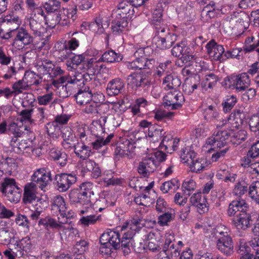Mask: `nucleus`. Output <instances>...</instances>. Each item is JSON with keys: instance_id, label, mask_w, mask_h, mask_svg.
I'll use <instances>...</instances> for the list:
<instances>
[{"instance_id": "12", "label": "nucleus", "mask_w": 259, "mask_h": 259, "mask_svg": "<svg viewBox=\"0 0 259 259\" xmlns=\"http://www.w3.org/2000/svg\"><path fill=\"white\" fill-rule=\"evenodd\" d=\"M158 161L154 158L146 157L139 164L138 171L143 177H148L150 174L156 170Z\"/></svg>"}, {"instance_id": "37", "label": "nucleus", "mask_w": 259, "mask_h": 259, "mask_svg": "<svg viewBox=\"0 0 259 259\" xmlns=\"http://www.w3.org/2000/svg\"><path fill=\"white\" fill-rule=\"evenodd\" d=\"M121 60L122 56L120 54H117L113 50H108L103 53L98 61L112 63L119 62Z\"/></svg>"}, {"instance_id": "22", "label": "nucleus", "mask_w": 259, "mask_h": 259, "mask_svg": "<svg viewBox=\"0 0 259 259\" xmlns=\"http://www.w3.org/2000/svg\"><path fill=\"white\" fill-rule=\"evenodd\" d=\"M76 93L74 94L73 97L77 104L83 105L88 103L91 101V90L88 85H85V81L79 87Z\"/></svg>"}, {"instance_id": "43", "label": "nucleus", "mask_w": 259, "mask_h": 259, "mask_svg": "<svg viewBox=\"0 0 259 259\" xmlns=\"http://www.w3.org/2000/svg\"><path fill=\"white\" fill-rule=\"evenodd\" d=\"M248 191L249 188L247 184L244 181H241L235 184L232 193L234 196L241 197Z\"/></svg>"}, {"instance_id": "5", "label": "nucleus", "mask_w": 259, "mask_h": 259, "mask_svg": "<svg viewBox=\"0 0 259 259\" xmlns=\"http://www.w3.org/2000/svg\"><path fill=\"white\" fill-rule=\"evenodd\" d=\"M224 82L227 88L235 89L237 92H242L247 89L250 84L249 76L246 73L238 75L227 76Z\"/></svg>"}, {"instance_id": "6", "label": "nucleus", "mask_w": 259, "mask_h": 259, "mask_svg": "<svg viewBox=\"0 0 259 259\" xmlns=\"http://www.w3.org/2000/svg\"><path fill=\"white\" fill-rule=\"evenodd\" d=\"M31 180L42 191H46L47 187L53 180L51 172L45 167L38 168L34 171Z\"/></svg>"}, {"instance_id": "28", "label": "nucleus", "mask_w": 259, "mask_h": 259, "mask_svg": "<svg viewBox=\"0 0 259 259\" xmlns=\"http://www.w3.org/2000/svg\"><path fill=\"white\" fill-rule=\"evenodd\" d=\"M49 156L51 159L57 161L61 167H64L67 164L68 156L62 149H51L49 152Z\"/></svg>"}, {"instance_id": "55", "label": "nucleus", "mask_w": 259, "mask_h": 259, "mask_svg": "<svg viewBox=\"0 0 259 259\" xmlns=\"http://www.w3.org/2000/svg\"><path fill=\"white\" fill-rule=\"evenodd\" d=\"M196 188V184L192 179H186L183 183L182 189L185 193L190 195Z\"/></svg>"}, {"instance_id": "34", "label": "nucleus", "mask_w": 259, "mask_h": 259, "mask_svg": "<svg viewBox=\"0 0 259 259\" xmlns=\"http://www.w3.org/2000/svg\"><path fill=\"white\" fill-rule=\"evenodd\" d=\"M24 130H26V127L23 126L22 123L19 125L15 122H11L8 126L7 132L9 134L14 135L13 138H19L24 134Z\"/></svg>"}, {"instance_id": "38", "label": "nucleus", "mask_w": 259, "mask_h": 259, "mask_svg": "<svg viewBox=\"0 0 259 259\" xmlns=\"http://www.w3.org/2000/svg\"><path fill=\"white\" fill-rule=\"evenodd\" d=\"M165 133L163 129L157 124L151 125L149 127V131H148V136L152 138L154 142L160 140Z\"/></svg>"}, {"instance_id": "57", "label": "nucleus", "mask_w": 259, "mask_h": 259, "mask_svg": "<svg viewBox=\"0 0 259 259\" xmlns=\"http://www.w3.org/2000/svg\"><path fill=\"white\" fill-rule=\"evenodd\" d=\"M162 214L160 215L158 218V223L161 226H164L167 225L168 222L172 221L175 218V214L167 211L162 212Z\"/></svg>"}, {"instance_id": "54", "label": "nucleus", "mask_w": 259, "mask_h": 259, "mask_svg": "<svg viewBox=\"0 0 259 259\" xmlns=\"http://www.w3.org/2000/svg\"><path fill=\"white\" fill-rule=\"evenodd\" d=\"M154 182H152L150 184H149L148 186H146V187L137 186L134 185V182L133 181H132L130 183L129 185H130V186L131 187H133L134 189H135V190L136 191H138V188H139V190L142 191V194L143 195L147 196L146 199H147V200L148 201H149V199H150V195H149V194H150V191L153 188V187L154 186Z\"/></svg>"}, {"instance_id": "47", "label": "nucleus", "mask_w": 259, "mask_h": 259, "mask_svg": "<svg viewBox=\"0 0 259 259\" xmlns=\"http://www.w3.org/2000/svg\"><path fill=\"white\" fill-rule=\"evenodd\" d=\"M180 157L184 163L190 165L192 161L196 157V153L194 151L186 148L182 150Z\"/></svg>"}, {"instance_id": "15", "label": "nucleus", "mask_w": 259, "mask_h": 259, "mask_svg": "<svg viewBox=\"0 0 259 259\" xmlns=\"http://www.w3.org/2000/svg\"><path fill=\"white\" fill-rule=\"evenodd\" d=\"M251 214L247 210L239 212L232 219V224L238 229L246 230L250 227Z\"/></svg>"}, {"instance_id": "59", "label": "nucleus", "mask_w": 259, "mask_h": 259, "mask_svg": "<svg viewBox=\"0 0 259 259\" xmlns=\"http://www.w3.org/2000/svg\"><path fill=\"white\" fill-rule=\"evenodd\" d=\"M247 137V132L244 130H240L234 134L231 138V141L234 144L239 145L244 141Z\"/></svg>"}, {"instance_id": "31", "label": "nucleus", "mask_w": 259, "mask_h": 259, "mask_svg": "<svg viewBox=\"0 0 259 259\" xmlns=\"http://www.w3.org/2000/svg\"><path fill=\"white\" fill-rule=\"evenodd\" d=\"M181 84V80L174 74L167 75L163 80V85L165 90H177V89L180 86Z\"/></svg>"}, {"instance_id": "53", "label": "nucleus", "mask_w": 259, "mask_h": 259, "mask_svg": "<svg viewBox=\"0 0 259 259\" xmlns=\"http://www.w3.org/2000/svg\"><path fill=\"white\" fill-rule=\"evenodd\" d=\"M218 77L213 73H210L205 76V81L202 83V87L207 90L211 89L216 84L218 81Z\"/></svg>"}, {"instance_id": "61", "label": "nucleus", "mask_w": 259, "mask_h": 259, "mask_svg": "<svg viewBox=\"0 0 259 259\" xmlns=\"http://www.w3.org/2000/svg\"><path fill=\"white\" fill-rule=\"evenodd\" d=\"M219 14L218 10L214 11L207 10V9H203L201 13V20L203 22H209L212 18H214Z\"/></svg>"}, {"instance_id": "41", "label": "nucleus", "mask_w": 259, "mask_h": 259, "mask_svg": "<svg viewBox=\"0 0 259 259\" xmlns=\"http://www.w3.org/2000/svg\"><path fill=\"white\" fill-rule=\"evenodd\" d=\"M55 53L58 59L63 62L66 59H68L70 56L72 55V52L68 49L65 47V46L62 44H57V49L55 52Z\"/></svg>"}, {"instance_id": "48", "label": "nucleus", "mask_w": 259, "mask_h": 259, "mask_svg": "<svg viewBox=\"0 0 259 259\" xmlns=\"http://www.w3.org/2000/svg\"><path fill=\"white\" fill-rule=\"evenodd\" d=\"M181 248L178 245L174 244L171 245L168 247L164 250H162L160 252H164L165 254L171 259H177L180 255Z\"/></svg>"}, {"instance_id": "4", "label": "nucleus", "mask_w": 259, "mask_h": 259, "mask_svg": "<svg viewBox=\"0 0 259 259\" xmlns=\"http://www.w3.org/2000/svg\"><path fill=\"white\" fill-rule=\"evenodd\" d=\"M1 191L10 202H18L21 197V190L16 184L14 179L6 178L2 183Z\"/></svg>"}, {"instance_id": "20", "label": "nucleus", "mask_w": 259, "mask_h": 259, "mask_svg": "<svg viewBox=\"0 0 259 259\" xmlns=\"http://www.w3.org/2000/svg\"><path fill=\"white\" fill-rule=\"evenodd\" d=\"M125 84L122 79L116 77L110 80L106 87V93L109 96H115L121 93Z\"/></svg>"}, {"instance_id": "50", "label": "nucleus", "mask_w": 259, "mask_h": 259, "mask_svg": "<svg viewBox=\"0 0 259 259\" xmlns=\"http://www.w3.org/2000/svg\"><path fill=\"white\" fill-rule=\"evenodd\" d=\"M230 231L229 228L221 224H218L214 228V233L217 239H219V238H225L227 236H230Z\"/></svg>"}, {"instance_id": "13", "label": "nucleus", "mask_w": 259, "mask_h": 259, "mask_svg": "<svg viewBox=\"0 0 259 259\" xmlns=\"http://www.w3.org/2000/svg\"><path fill=\"white\" fill-rule=\"evenodd\" d=\"M33 40L32 36L27 30L20 28L16 31V36L13 40V46L19 50L22 49L25 46L32 42Z\"/></svg>"}, {"instance_id": "42", "label": "nucleus", "mask_w": 259, "mask_h": 259, "mask_svg": "<svg viewBox=\"0 0 259 259\" xmlns=\"http://www.w3.org/2000/svg\"><path fill=\"white\" fill-rule=\"evenodd\" d=\"M73 148L75 154L82 159H86L90 156L91 149L85 145L77 143Z\"/></svg>"}, {"instance_id": "21", "label": "nucleus", "mask_w": 259, "mask_h": 259, "mask_svg": "<svg viewBox=\"0 0 259 259\" xmlns=\"http://www.w3.org/2000/svg\"><path fill=\"white\" fill-rule=\"evenodd\" d=\"M63 141L62 143L65 149L73 148L75 145L76 137L71 128L69 126L62 127L61 131Z\"/></svg>"}, {"instance_id": "64", "label": "nucleus", "mask_w": 259, "mask_h": 259, "mask_svg": "<svg viewBox=\"0 0 259 259\" xmlns=\"http://www.w3.org/2000/svg\"><path fill=\"white\" fill-rule=\"evenodd\" d=\"M249 125L251 131L259 134V116H252L249 120Z\"/></svg>"}, {"instance_id": "18", "label": "nucleus", "mask_w": 259, "mask_h": 259, "mask_svg": "<svg viewBox=\"0 0 259 259\" xmlns=\"http://www.w3.org/2000/svg\"><path fill=\"white\" fill-rule=\"evenodd\" d=\"M218 249L226 256H230L234 252V245L231 236L219 238L216 242Z\"/></svg>"}, {"instance_id": "40", "label": "nucleus", "mask_w": 259, "mask_h": 259, "mask_svg": "<svg viewBox=\"0 0 259 259\" xmlns=\"http://www.w3.org/2000/svg\"><path fill=\"white\" fill-rule=\"evenodd\" d=\"M189 165L191 171L200 173L204 170L206 166V160L202 158L196 157Z\"/></svg>"}, {"instance_id": "62", "label": "nucleus", "mask_w": 259, "mask_h": 259, "mask_svg": "<svg viewBox=\"0 0 259 259\" xmlns=\"http://www.w3.org/2000/svg\"><path fill=\"white\" fill-rule=\"evenodd\" d=\"M35 97L31 93H26L22 102V106L24 108H32L35 102Z\"/></svg>"}, {"instance_id": "46", "label": "nucleus", "mask_w": 259, "mask_h": 259, "mask_svg": "<svg viewBox=\"0 0 259 259\" xmlns=\"http://www.w3.org/2000/svg\"><path fill=\"white\" fill-rule=\"evenodd\" d=\"M62 126L57 125L54 121L48 123L46 125L47 132L52 138L59 137Z\"/></svg>"}, {"instance_id": "39", "label": "nucleus", "mask_w": 259, "mask_h": 259, "mask_svg": "<svg viewBox=\"0 0 259 259\" xmlns=\"http://www.w3.org/2000/svg\"><path fill=\"white\" fill-rule=\"evenodd\" d=\"M136 62L138 69H151L153 67L155 63V59L153 58L148 59L147 57H141V58L136 59L135 60Z\"/></svg>"}, {"instance_id": "14", "label": "nucleus", "mask_w": 259, "mask_h": 259, "mask_svg": "<svg viewBox=\"0 0 259 259\" xmlns=\"http://www.w3.org/2000/svg\"><path fill=\"white\" fill-rule=\"evenodd\" d=\"M231 133L227 130L219 131L211 137L209 138L206 141L208 145L213 146L214 148H220L226 145Z\"/></svg>"}, {"instance_id": "25", "label": "nucleus", "mask_w": 259, "mask_h": 259, "mask_svg": "<svg viewBox=\"0 0 259 259\" xmlns=\"http://www.w3.org/2000/svg\"><path fill=\"white\" fill-rule=\"evenodd\" d=\"M15 238V235L9 230L7 222L0 220V243L4 245L10 244Z\"/></svg>"}, {"instance_id": "10", "label": "nucleus", "mask_w": 259, "mask_h": 259, "mask_svg": "<svg viewBox=\"0 0 259 259\" xmlns=\"http://www.w3.org/2000/svg\"><path fill=\"white\" fill-rule=\"evenodd\" d=\"M36 68L38 75H48L52 78L64 73V71L60 66H56L50 61L46 60L41 64L36 66Z\"/></svg>"}, {"instance_id": "51", "label": "nucleus", "mask_w": 259, "mask_h": 259, "mask_svg": "<svg viewBox=\"0 0 259 259\" xmlns=\"http://www.w3.org/2000/svg\"><path fill=\"white\" fill-rule=\"evenodd\" d=\"M248 194L250 198L259 204V181H256L249 187Z\"/></svg>"}, {"instance_id": "2", "label": "nucleus", "mask_w": 259, "mask_h": 259, "mask_svg": "<svg viewBox=\"0 0 259 259\" xmlns=\"http://www.w3.org/2000/svg\"><path fill=\"white\" fill-rule=\"evenodd\" d=\"M155 31V44L157 48L162 50L169 49L177 40V35L169 31L166 24H163L161 27H157Z\"/></svg>"}, {"instance_id": "33", "label": "nucleus", "mask_w": 259, "mask_h": 259, "mask_svg": "<svg viewBox=\"0 0 259 259\" xmlns=\"http://www.w3.org/2000/svg\"><path fill=\"white\" fill-rule=\"evenodd\" d=\"M26 139H23L21 140L18 138H12L11 141V145L13 147V150L17 153H20L26 148L31 146Z\"/></svg>"}, {"instance_id": "32", "label": "nucleus", "mask_w": 259, "mask_h": 259, "mask_svg": "<svg viewBox=\"0 0 259 259\" xmlns=\"http://www.w3.org/2000/svg\"><path fill=\"white\" fill-rule=\"evenodd\" d=\"M86 55L84 54L75 55L67 59L66 64L69 71H72L76 69L79 65H82L83 62L85 59Z\"/></svg>"}, {"instance_id": "9", "label": "nucleus", "mask_w": 259, "mask_h": 259, "mask_svg": "<svg viewBox=\"0 0 259 259\" xmlns=\"http://www.w3.org/2000/svg\"><path fill=\"white\" fill-rule=\"evenodd\" d=\"M127 79L133 85L145 90L148 89L152 84L150 71L134 73L130 75Z\"/></svg>"}, {"instance_id": "44", "label": "nucleus", "mask_w": 259, "mask_h": 259, "mask_svg": "<svg viewBox=\"0 0 259 259\" xmlns=\"http://www.w3.org/2000/svg\"><path fill=\"white\" fill-rule=\"evenodd\" d=\"M190 49L187 46V44L185 41H181L177 43L171 49V54L173 56L176 57H181L186 51Z\"/></svg>"}, {"instance_id": "30", "label": "nucleus", "mask_w": 259, "mask_h": 259, "mask_svg": "<svg viewBox=\"0 0 259 259\" xmlns=\"http://www.w3.org/2000/svg\"><path fill=\"white\" fill-rule=\"evenodd\" d=\"M85 37L84 34L81 32H75L71 34L70 39L63 44L66 48L70 50H75L79 45V42Z\"/></svg>"}, {"instance_id": "7", "label": "nucleus", "mask_w": 259, "mask_h": 259, "mask_svg": "<svg viewBox=\"0 0 259 259\" xmlns=\"http://www.w3.org/2000/svg\"><path fill=\"white\" fill-rule=\"evenodd\" d=\"M56 188L60 192L67 191L77 181L75 174L73 173H61L55 175Z\"/></svg>"}, {"instance_id": "24", "label": "nucleus", "mask_w": 259, "mask_h": 259, "mask_svg": "<svg viewBox=\"0 0 259 259\" xmlns=\"http://www.w3.org/2000/svg\"><path fill=\"white\" fill-rule=\"evenodd\" d=\"M37 186L33 182L28 183L25 185L23 197V201L25 204L31 203L37 198Z\"/></svg>"}, {"instance_id": "29", "label": "nucleus", "mask_w": 259, "mask_h": 259, "mask_svg": "<svg viewBox=\"0 0 259 259\" xmlns=\"http://www.w3.org/2000/svg\"><path fill=\"white\" fill-rule=\"evenodd\" d=\"M163 11L162 3H159L153 11L151 21L155 29H157V27H161L163 24H166L162 19Z\"/></svg>"}, {"instance_id": "60", "label": "nucleus", "mask_w": 259, "mask_h": 259, "mask_svg": "<svg viewBox=\"0 0 259 259\" xmlns=\"http://www.w3.org/2000/svg\"><path fill=\"white\" fill-rule=\"evenodd\" d=\"M29 26L34 35L37 36L41 35V31L43 27L40 23L38 22L34 19L31 18L29 20Z\"/></svg>"}, {"instance_id": "49", "label": "nucleus", "mask_w": 259, "mask_h": 259, "mask_svg": "<svg viewBox=\"0 0 259 259\" xmlns=\"http://www.w3.org/2000/svg\"><path fill=\"white\" fill-rule=\"evenodd\" d=\"M97 61L94 58L90 59H84V61L82 63V68L84 70H88L92 74H94L97 67Z\"/></svg>"}, {"instance_id": "36", "label": "nucleus", "mask_w": 259, "mask_h": 259, "mask_svg": "<svg viewBox=\"0 0 259 259\" xmlns=\"http://www.w3.org/2000/svg\"><path fill=\"white\" fill-rule=\"evenodd\" d=\"M204 119L208 122L219 120V114L217 109L212 105H209L202 109Z\"/></svg>"}, {"instance_id": "1", "label": "nucleus", "mask_w": 259, "mask_h": 259, "mask_svg": "<svg viewBox=\"0 0 259 259\" xmlns=\"http://www.w3.org/2000/svg\"><path fill=\"white\" fill-rule=\"evenodd\" d=\"M145 225L142 219L134 218L122 227L117 228L116 231L108 230L103 233L100 238L101 244H108L117 249L121 247L124 255L131 252L132 238Z\"/></svg>"}, {"instance_id": "56", "label": "nucleus", "mask_w": 259, "mask_h": 259, "mask_svg": "<svg viewBox=\"0 0 259 259\" xmlns=\"http://www.w3.org/2000/svg\"><path fill=\"white\" fill-rule=\"evenodd\" d=\"M236 102L237 99L235 96L228 97L222 103L223 111L226 113L229 112L233 108Z\"/></svg>"}, {"instance_id": "23", "label": "nucleus", "mask_w": 259, "mask_h": 259, "mask_svg": "<svg viewBox=\"0 0 259 259\" xmlns=\"http://www.w3.org/2000/svg\"><path fill=\"white\" fill-rule=\"evenodd\" d=\"M133 7H135V5L133 4L132 0H124L121 2L118 5L116 16L124 17L126 19L127 17L131 18V16L135 13Z\"/></svg>"}, {"instance_id": "8", "label": "nucleus", "mask_w": 259, "mask_h": 259, "mask_svg": "<svg viewBox=\"0 0 259 259\" xmlns=\"http://www.w3.org/2000/svg\"><path fill=\"white\" fill-rule=\"evenodd\" d=\"M185 102L184 97L182 93L175 90L170 91L164 97L163 105L164 107L170 110L181 108Z\"/></svg>"}, {"instance_id": "27", "label": "nucleus", "mask_w": 259, "mask_h": 259, "mask_svg": "<svg viewBox=\"0 0 259 259\" xmlns=\"http://www.w3.org/2000/svg\"><path fill=\"white\" fill-rule=\"evenodd\" d=\"M67 207L64 198L60 195L55 196L51 204V213L53 215L58 216L65 211H67Z\"/></svg>"}, {"instance_id": "11", "label": "nucleus", "mask_w": 259, "mask_h": 259, "mask_svg": "<svg viewBox=\"0 0 259 259\" xmlns=\"http://www.w3.org/2000/svg\"><path fill=\"white\" fill-rule=\"evenodd\" d=\"M91 79L89 73L82 74L76 72L75 74L71 77H68L65 82L67 87L68 91L70 96L73 95L79 90L83 81H87L88 78Z\"/></svg>"}, {"instance_id": "45", "label": "nucleus", "mask_w": 259, "mask_h": 259, "mask_svg": "<svg viewBox=\"0 0 259 259\" xmlns=\"http://www.w3.org/2000/svg\"><path fill=\"white\" fill-rule=\"evenodd\" d=\"M45 8L49 13L46 18V20H48L49 15L52 13H58L60 9V3L56 0H50L46 3Z\"/></svg>"}, {"instance_id": "16", "label": "nucleus", "mask_w": 259, "mask_h": 259, "mask_svg": "<svg viewBox=\"0 0 259 259\" xmlns=\"http://www.w3.org/2000/svg\"><path fill=\"white\" fill-rule=\"evenodd\" d=\"M191 205L195 206L200 213L206 212L209 209V205L206 198L202 196L201 192L193 194L189 199Z\"/></svg>"}, {"instance_id": "35", "label": "nucleus", "mask_w": 259, "mask_h": 259, "mask_svg": "<svg viewBox=\"0 0 259 259\" xmlns=\"http://www.w3.org/2000/svg\"><path fill=\"white\" fill-rule=\"evenodd\" d=\"M180 186V181L177 179H172L163 183L160 186V189L163 193H167L169 191L171 192L176 191Z\"/></svg>"}, {"instance_id": "17", "label": "nucleus", "mask_w": 259, "mask_h": 259, "mask_svg": "<svg viewBox=\"0 0 259 259\" xmlns=\"http://www.w3.org/2000/svg\"><path fill=\"white\" fill-rule=\"evenodd\" d=\"M248 206L245 201L242 199H236L232 201L229 204L227 213L229 217L237 215L239 212L247 210Z\"/></svg>"}, {"instance_id": "3", "label": "nucleus", "mask_w": 259, "mask_h": 259, "mask_svg": "<svg viewBox=\"0 0 259 259\" xmlns=\"http://www.w3.org/2000/svg\"><path fill=\"white\" fill-rule=\"evenodd\" d=\"M76 7L72 9L70 12L68 9L62 8L59 10L58 13H52L49 15L47 23L50 24L49 26L54 28L57 24L62 26L68 25L70 23V19L74 21L76 18Z\"/></svg>"}, {"instance_id": "63", "label": "nucleus", "mask_w": 259, "mask_h": 259, "mask_svg": "<svg viewBox=\"0 0 259 259\" xmlns=\"http://www.w3.org/2000/svg\"><path fill=\"white\" fill-rule=\"evenodd\" d=\"M84 194L81 193L77 189H74L71 191L69 194V198L72 202L80 203L81 204L82 201V196H84Z\"/></svg>"}, {"instance_id": "58", "label": "nucleus", "mask_w": 259, "mask_h": 259, "mask_svg": "<svg viewBox=\"0 0 259 259\" xmlns=\"http://www.w3.org/2000/svg\"><path fill=\"white\" fill-rule=\"evenodd\" d=\"M107 117L106 116H103L100 117V118L96 121H94L93 122V123L96 124L98 126L100 130V133H96L95 131V128H93L92 130V132H93V134L95 136H100L101 135H103L104 134L105 132V127L104 126L105 125V123L107 122Z\"/></svg>"}, {"instance_id": "26", "label": "nucleus", "mask_w": 259, "mask_h": 259, "mask_svg": "<svg viewBox=\"0 0 259 259\" xmlns=\"http://www.w3.org/2000/svg\"><path fill=\"white\" fill-rule=\"evenodd\" d=\"M111 28L114 34L125 33L128 30V22L124 17L116 16L112 22Z\"/></svg>"}, {"instance_id": "19", "label": "nucleus", "mask_w": 259, "mask_h": 259, "mask_svg": "<svg viewBox=\"0 0 259 259\" xmlns=\"http://www.w3.org/2000/svg\"><path fill=\"white\" fill-rule=\"evenodd\" d=\"M207 52L215 60L223 61L225 50L223 46L218 45L213 40L209 41L206 46Z\"/></svg>"}, {"instance_id": "52", "label": "nucleus", "mask_w": 259, "mask_h": 259, "mask_svg": "<svg viewBox=\"0 0 259 259\" xmlns=\"http://www.w3.org/2000/svg\"><path fill=\"white\" fill-rule=\"evenodd\" d=\"M39 224L43 225L46 229H60V226L59 225L58 222L50 217H47L45 219H41L39 221Z\"/></svg>"}]
</instances>
